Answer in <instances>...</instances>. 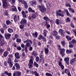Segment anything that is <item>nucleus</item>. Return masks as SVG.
<instances>
[{
	"label": "nucleus",
	"mask_w": 76,
	"mask_h": 76,
	"mask_svg": "<svg viewBox=\"0 0 76 76\" xmlns=\"http://www.w3.org/2000/svg\"><path fill=\"white\" fill-rule=\"evenodd\" d=\"M60 20L58 19H57L56 22V23L57 25H59L60 23Z\"/></svg>",
	"instance_id": "26"
},
{
	"label": "nucleus",
	"mask_w": 76,
	"mask_h": 76,
	"mask_svg": "<svg viewBox=\"0 0 76 76\" xmlns=\"http://www.w3.org/2000/svg\"><path fill=\"white\" fill-rule=\"evenodd\" d=\"M73 47V45L72 44H70L69 45V48H72Z\"/></svg>",
	"instance_id": "51"
},
{
	"label": "nucleus",
	"mask_w": 76,
	"mask_h": 76,
	"mask_svg": "<svg viewBox=\"0 0 76 76\" xmlns=\"http://www.w3.org/2000/svg\"><path fill=\"white\" fill-rule=\"evenodd\" d=\"M12 7L13 11H15V10L16 9V7H15L13 5L12 6Z\"/></svg>",
	"instance_id": "46"
},
{
	"label": "nucleus",
	"mask_w": 76,
	"mask_h": 76,
	"mask_svg": "<svg viewBox=\"0 0 76 76\" xmlns=\"http://www.w3.org/2000/svg\"><path fill=\"white\" fill-rule=\"evenodd\" d=\"M52 34L53 36L55 37V36H56V35H58V32L56 30H54L53 31Z\"/></svg>",
	"instance_id": "11"
},
{
	"label": "nucleus",
	"mask_w": 76,
	"mask_h": 76,
	"mask_svg": "<svg viewBox=\"0 0 76 76\" xmlns=\"http://www.w3.org/2000/svg\"><path fill=\"white\" fill-rule=\"evenodd\" d=\"M15 38H14L13 39V40H15V39L18 38V34H16L15 35Z\"/></svg>",
	"instance_id": "35"
},
{
	"label": "nucleus",
	"mask_w": 76,
	"mask_h": 76,
	"mask_svg": "<svg viewBox=\"0 0 76 76\" xmlns=\"http://www.w3.org/2000/svg\"><path fill=\"white\" fill-rule=\"evenodd\" d=\"M43 35H44L45 37H46L47 33H48V31L47 30H44L43 31Z\"/></svg>",
	"instance_id": "18"
},
{
	"label": "nucleus",
	"mask_w": 76,
	"mask_h": 76,
	"mask_svg": "<svg viewBox=\"0 0 76 76\" xmlns=\"http://www.w3.org/2000/svg\"><path fill=\"white\" fill-rule=\"evenodd\" d=\"M65 21L66 22H70V19L68 17L66 18V19H65Z\"/></svg>",
	"instance_id": "33"
},
{
	"label": "nucleus",
	"mask_w": 76,
	"mask_h": 76,
	"mask_svg": "<svg viewBox=\"0 0 76 76\" xmlns=\"http://www.w3.org/2000/svg\"><path fill=\"white\" fill-rule=\"evenodd\" d=\"M26 45L27 47H31V44L29 42L26 43Z\"/></svg>",
	"instance_id": "27"
},
{
	"label": "nucleus",
	"mask_w": 76,
	"mask_h": 76,
	"mask_svg": "<svg viewBox=\"0 0 76 76\" xmlns=\"http://www.w3.org/2000/svg\"><path fill=\"white\" fill-rule=\"evenodd\" d=\"M45 53L46 54H47L48 53V52H49V50H48V49L45 48Z\"/></svg>",
	"instance_id": "25"
},
{
	"label": "nucleus",
	"mask_w": 76,
	"mask_h": 76,
	"mask_svg": "<svg viewBox=\"0 0 76 76\" xmlns=\"http://www.w3.org/2000/svg\"><path fill=\"white\" fill-rule=\"evenodd\" d=\"M49 6H51L52 7V6H53V4L51 3H50L49 4Z\"/></svg>",
	"instance_id": "63"
},
{
	"label": "nucleus",
	"mask_w": 76,
	"mask_h": 76,
	"mask_svg": "<svg viewBox=\"0 0 76 76\" xmlns=\"http://www.w3.org/2000/svg\"><path fill=\"white\" fill-rule=\"evenodd\" d=\"M58 65L59 66L61 67V68L62 70H63L64 69V66L61 64V62L59 61L58 62Z\"/></svg>",
	"instance_id": "15"
},
{
	"label": "nucleus",
	"mask_w": 76,
	"mask_h": 76,
	"mask_svg": "<svg viewBox=\"0 0 76 76\" xmlns=\"http://www.w3.org/2000/svg\"><path fill=\"white\" fill-rule=\"evenodd\" d=\"M17 74V76H19L21 75V73L17 71L16 72Z\"/></svg>",
	"instance_id": "37"
},
{
	"label": "nucleus",
	"mask_w": 76,
	"mask_h": 76,
	"mask_svg": "<svg viewBox=\"0 0 76 76\" xmlns=\"http://www.w3.org/2000/svg\"><path fill=\"white\" fill-rule=\"evenodd\" d=\"M64 61L65 62H66V63L67 65H69V58L65 57L64 59Z\"/></svg>",
	"instance_id": "9"
},
{
	"label": "nucleus",
	"mask_w": 76,
	"mask_h": 76,
	"mask_svg": "<svg viewBox=\"0 0 76 76\" xmlns=\"http://www.w3.org/2000/svg\"><path fill=\"white\" fill-rule=\"evenodd\" d=\"M8 31L9 33H12L13 32V30L10 28H9L8 29Z\"/></svg>",
	"instance_id": "21"
},
{
	"label": "nucleus",
	"mask_w": 76,
	"mask_h": 76,
	"mask_svg": "<svg viewBox=\"0 0 76 76\" xmlns=\"http://www.w3.org/2000/svg\"><path fill=\"white\" fill-rule=\"evenodd\" d=\"M46 75H47V76H53V75H52L51 74H50L49 73H46Z\"/></svg>",
	"instance_id": "47"
},
{
	"label": "nucleus",
	"mask_w": 76,
	"mask_h": 76,
	"mask_svg": "<svg viewBox=\"0 0 76 76\" xmlns=\"http://www.w3.org/2000/svg\"><path fill=\"white\" fill-rule=\"evenodd\" d=\"M37 16H38V13L37 12H36L32 15V17L34 19H35Z\"/></svg>",
	"instance_id": "16"
},
{
	"label": "nucleus",
	"mask_w": 76,
	"mask_h": 76,
	"mask_svg": "<svg viewBox=\"0 0 76 76\" xmlns=\"http://www.w3.org/2000/svg\"><path fill=\"white\" fill-rule=\"evenodd\" d=\"M66 7H71V5L69 4H66Z\"/></svg>",
	"instance_id": "49"
},
{
	"label": "nucleus",
	"mask_w": 76,
	"mask_h": 76,
	"mask_svg": "<svg viewBox=\"0 0 76 76\" xmlns=\"http://www.w3.org/2000/svg\"><path fill=\"white\" fill-rule=\"evenodd\" d=\"M7 0H2V3H3V7L6 9L7 8L8 6L7 5V2L6 1Z\"/></svg>",
	"instance_id": "5"
},
{
	"label": "nucleus",
	"mask_w": 76,
	"mask_h": 76,
	"mask_svg": "<svg viewBox=\"0 0 76 76\" xmlns=\"http://www.w3.org/2000/svg\"><path fill=\"white\" fill-rule=\"evenodd\" d=\"M69 72V69H66L65 70L64 73L66 74H67Z\"/></svg>",
	"instance_id": "41"
},
{
	"label": "nucleus",
	"mask_w": 76,
	"mask_h": 76,
	"mask_svg": "<svg viewBox=\"0 0 76 76\" xmlns=\"http://www.w3.org/2000/svg\"><path fill=\"white\" fill-rule=\"evenodd\" d=\"M28 11L30 13V12H33L34 13L35 12V10H32V8L29 7L28 9Z\"/></svg>",
	"instance_id": "20"
},
{
	"label": "nucleus",
	"mask_w": 76,
	"mask_h": 76,
	"mask_svg": "<svg viewBox=\"0 0 76 76\" xmlns=\"http://www.w3.org/2000/svg\"><path fill=\"white\" fill-rule=\"evenodd\" d=\"M34 66H36V67H38L39 66L38 64L35 61L34 62Z\"/></svg>",
	"instance_id": "28"
},
{
	"label": "nucleus",
	"mask_w": 76,
	"mask_h": 76,
	"mask_svg": "<svg viewBox=\"0 0 76 76\" xmlns=\"http://www.w3.org/2000/svg\"><path fill=\"white\" fill-rule=\"evenodd\" d=\"M36 61H37V62H38V61H39V57H37L36 58Z\"/></svg>",
	"instance_id": "52"
},
{
	"label": "nucleus",
	"mask_w": 76,
	"mask_h": 76,
	"mask_svg": "<svg viewBox=\"0 0 76 76\" xmlns=\"http://www.w3.org/2000/svg\"><path fill=\"white\" fill-rule=\"evenodd\" d=\"M24 7L25 9H27L28 7V5L27 4V3H25V4H24Z\"/></svg>",
	"instance_id": "42"
},
{
	"label": "nucleus",
	"mask_w": 76,
	"mask_h": 76,
	"mask_svg": "<svg viewBox=\"0 0 76 76\" xmlns=\"http://www.w3.org/2000/svg\"><path fill=\"white\" fill-rule=\"evenodd\" d=\"M29 3H30V4H31V6H34V4L33 1L30 2Z\"/></svg>",
	"instance_id": "60"
},
{
	"label": "nucleus",
	"mask_w": 76,
	"mask_h": 76,
	"mask_svg": "<svg viewBox=\"0 0 76 76\" xmlns=\"http://www.w3.org/2000/svg\"><path fill=\"white\" fill-rule=\"evenodd\" d=\"M15 3V0H12V4H14Z\"/></svg>",
	"instance_id": "55"
},
{
	"label": "nucleus",
	"mask_w": 76,
	"mask_h": 76,
	"mask_svg": "<svg viewBox=\"0 0 76 76\" xmlns=\"http://www.w3.org/2000/svg\"><path fill=\"white\" fill-rule=\"evenodd\" d=\"M44 56V55L43 54H40L39 55V56L40 58H41L43 57Z\"/></svg>",
	"instance_id": "53"
},
{
	"label": "nucleus",
	"mask_w": 76,
	"mask_h": 76,
	"mask_svg": "<svg viewBox=\"0 0 76 76\" xmlns=\"http://www.w3.org/2000/svg\"><path fill=\"white\" fill-rule=\"evenodd\" d=\"M7 52H5L4 53V56H7Z\"/></svg>",
	"instance_id": "50"
},
{
	"label": "nucleus",
	"mask_w": 76,
	"mask_h": 76,
	"mask_svg": "<svg viewBox=\"0 0 76 76\" xmlns=\"http://www.w3.org/2000/svg\"><path fill=\"white\" fill-rule=\"evenodd\" d=\"M61 44H62L63 46H64V45H65V42L64 41H62L61 42Z\"/></svg>",
	"instance_id": "58"
},
{
	"label": "nucleus",
	"mask_w": 76,
	"mask_h": 76,
	"mask_svg": "<svg viewBox=\"0 0 76 76\" xmlns=\"http://www.w3.org/2000/svg\"><path fill=\"white\" fill-rule=\"evenodd\" d=\"M12 57H13V56H12V54H10V55H9L8 56V58L11 59V58H12Z\"/></svg>",
	"instance_id": "32"
},
{
	"label": "nucleus",
	"mask_w": 76,
	"mask_h": 76,
	"mask_svg": "<svg viewBox=\"0 0 76 76\" xmlns=\"http://www.w3.org/2000/svg\"><path fill=\"white\" fill-rule=\"evenodd\" d=\"M33 73H34L35 76H39V74L37 72V71H35Z\"/></svg>",
	"instance_id": "29"
},
{
	"label": "nucleus",
	"mask_w": 76,
	"mask_h": 76,
	"mask_svg": "<svg viewBox=\"0 0 76 76\" xmlns=\"http://www.w3.org/2000/svg\"><path fill=\"white\" fill-rule=\"evenodd\" d=\"M4 14L6 16H9V14L8 13V12L7 11H5V12H4Z\"/></svg>",
	"instance_id": "36"
},
{
	"label": "nucleus",
	"mask_w": 76,
	"mask_h": 76,
	"mask_svg": "<svg viewBox=\"0 0 76 76\" xmlns=\"http://www.w3.org/2000/svg\"><path fill=\"white\" fill-rule=\"evenodd\" d=\"M64 11L65 12H66V13L67 16H70V14L69 13V11L65 9L64 10Z\"/></svg>",
	"instance_id": "23"
},
{
	"label": "nucleus",
	"mask_w": 76,
	"mask_h": 76,
	"mask_svg": "<svg viewBox=\"0 0 76 76\" xmlns=\"http://www.w3.org/2000/svg\"><path fill=\"white\" fill-rule=\"evenodd\" d=\"M55 37H56V39H60V37L58 35H56L55 36Z\"/></svg>",
	"instance_id": "39"
},
{
	"label": "nucleus",
	"mask_w": 76,
	"mask_h": 76,
	"mask_svg": "<svg viewBox=\"0 0 76 76\" xmlns=\"http://www.w3.org/2000/svg\"><path fill=\"white\" fill-rule=\"evenodd\" d=\"M32 54L33 56L36 57V56H37V53L35 51H34L32 52Z\"/></svg>",
	"instance_id": "24"
},
{
	"label": "nucleus",
	"mask_w": 76,
	"mask_h": 76,
	"mask_svg": "<svg viewBox=\"0 0 76 76\" xmlns=\"http://www.w3.org/2000/svg\"><path fill=\"white\" fill-rule=\"evenodd\" d=\"M24 50L25 51V52L26 53H27V51H28V50L27 49V47H25L24 48Z\"/></svg>",
	"instance_id": "57"
},
{
	"label": "nucleus",
	"mask_w": 76,
	"mask_h": 76,
	"mask_svg": "<svg viewBox=\"0 0 76 76\" xmlns=\"http://www.w3.org/2000/svg\"><path fill=\"white\" fill-rule=\"evenodd\" d=\"M15 67H16V69L17 70L20 69V66H19V64L18 63L15 64Z\"/></svg>",
	"instance_id": "19"
},
{
	"label": "nucleus",
	"mask_w": 76,
	"mask_h": 76,
	"mask_svg": "<svg viewBox=\"0 0 76 76\" xmlns=\"http://www.w3.org/2000/svg\"><path fill=\"white\" fill-rule=\"evenodd\" d=\"M19 27H20V29H23V26H22V25H20V26H19Z\"/></svg>",
	"instance_id": "62"
},
{
	"label": "nucleus",
	"mask_w": 76,
	"mask_h": 76,
	"mask_svg": "<svg viewBox=\"0 0 76 76\" xmlns=\"http://www.w3.org/2000/svg\"><path fill=\"white\" fill-rule=\"evenodd\" d=\"M4 36L6 39H9L11 37V34L9 33H6L4 34Z\"/></svg>",
	"instance_id": "6"
},
{
	"label": "nucleus",
	"mask_w": 76,
	"mask_h": 76,
	"mask_svg": "<svg viewBox=\"0 0 76 76\" xmlns=\"http://www.w3.org/2000/svg\"><path fill=\"white\" fill-rule=\"evenodd\" d=\"M44 19L45 20L48 21L50 19H48V18L47 17H44Z\"/></svg>",
	"instance_id": "38"
},
{
	"label": "nucleus",
	"mask_w": 76,
	"mask_h": 76,
	"mask_svg": "<svg viewBox=\"0 0 76 76\" xmlns=\"http://www.w3.org/2000/svg\"><path fill=\"white\" fill-rule=\"evenodd\" d=\"M72 52V50H66V53H68V54H69V53H70Z\"/></svg>",
	"instance_id": "30"
},
{
	"label": "nucleus",
	"mask_w": 76,
	"mask_h": 76,
	"mask_svg": "<svg viewBox=\"0 0 76 76\" xmlns=\"http://www.w3.org/2000/svg\"><path fill=\"white\" fill-rule=\"evenodd\" d=\"M16 41L17 42H21V39H20L17 38Z\"/></svg>",
	"instance_id": "40"
},
{
	"label": "nucleus",
	"mask_w": 76,
	"mask_h": 76,
	"mask_svg": "<svg viewBox=\"0 0 76 76\" xmlns=\"http://www.w3.org/2000/svg\"><path fill=\"white\" fill-rule=\"evenodd\" d=\"M6 42H4V37L1 34H0V44L1 45H3L4 44H7Z\"/></svg>",
	"instance_id": "3"
},
{
	"label": "nucleus",
	"mask_w": 76,
	"mask_h": 76,
	"mask_svg": "<svg viewBox=\"0 0 76 76\" xmlns=\"http://www.w3.org/2000/svg\"><path fill=\"white\" fill-rule=\"evenodd\" d=\"M14 20L15 22V23H16V22H17V20H18L17 19V17H16V15H15L14 16Z\"/></svg>",
	"instance_id": "31"
},
{
	"label": "nucleus",
	"mask_w": 76,
	"mask_h": 76,
	"mask_svg": "<svg viewBox=\"0 0 76 76\" xmlns=\"http://www.w3.org/2000/svg\"><path fill=\"white\" fill-rule=\"evenodd\" d=\"M21 47H22V48H25V45L23 44H21Z\"/></svg>",
	"instance_id": "56"
},
{
	"label": "nucleus",
	"mask_w": 76,
	"mask_h": 76,
	"mask_svg": "<svg viewBox=\"0 0 76 76\" xmlns=\"http://www.w3.org/2000/svg\"><path fill=\"white\" fill-rule=\"evenodd\" d=\"M60 50L61 51L60 52V54L62 56V57H64V52L65 51V49H60Z\"/></svg>",
	"instance_id": "8"
},
{
	"label": "nucleus",
	"mask_w": 76,
	"mask_h": 76,
	"mask_svg": "<svg viewBox=\"0 0 76 76\" xmlns=\"http://www.w3.org/2000/svg\"><path fill=\"white\" fill-rule=\"evenodd\" d=\"M64 31L61 29H59L58 31V33L59 34H62V33H64Z\"/></svg>",
	"instance_id": "22"
},
{
	"label": "nucleus",
	"mask_w": 76,
	"mask_h": 76,
	"mask_svg": "<svg viewBox=\"0 0 76 76\" xmlns=\"http://www.w3.org/2000/svg\"><path fill=\"white\" fill-rule=\"evenodd\" d=\"M32 35L34 38H37V37L38 36V33H37V32H35V33H33L32 34Z\"/></svg>",
	"instance_id": "17"
},
{
	"label": "nucleus",
	"mask_w": 76,
	"mask_h": 76,
	"mask_svg": "<svg viewBox=\"0 0 76 76\" xmlns=\"http://www.w3.org/2000/svg\"><path fill=\"white\" fill-rule=\"evenodd\" d=\"M17 50H22V48L20 47H18L17 48Z\"/></svg>",
	"instance_id": "61"
},
{
	"label": "nucleus",
	"mask_w": 76,
	"mask_h": 76,
	"mask_svg": "<svg viewBox=\"0 0 76 76\" xmlns=\"http://www.w3.org/2000/svg\"><path fill=\"white\" fill-rule=\"evenodd\" d=\"M15 57L16 58L18 59H19L20 58V55L19 53H15Z\"/></svg>",
	"instance_id": "12"
},
{
	"label": "nucleus",
	"mask_w": 76,
	"mask_h": 76,
	"mask_svg": "<svg viewBox=\"0 0 76 76\" xmlns=\"http://www.w3.org/2000/svg\"><path fill=\"white\" fill-rule=\"evenodd\" d=\"M8 73H8V72L6 71H5L4 72V74L5 75H7Z\"/></svg>",
	"instance_id": "59"
},
{
	"label": "nucleus",
	"mask_w": 76,
	"mask_h": 76,
	"mask_svg": "<svg viewBox=\"0 0 76 76\" xmlns=\"http://www.w3.org/2000/svg\"><path fill=\"white\" fill-rule=\"evenodd\" d=\"M39 39L41 40V39L42 38L43 36L42 35H40L39 36Z\"/></svg>",
	"instance_id": "54"
},
{
	"label": "nucleus",
	"mask_w": 76,
	"mask_h": 76,
	"mask_svg": "<svg viewBox=\"0 0 76 76\" xmlns=\"http://www.w3.org/2000/svg\"><path fill=\"white\" fill-rule=\"evenodd\" d=\"M76 58L75 57L74 58L71 59L70 61V64H73L75 61H76Z\"/></svg>",
	"instance_id": "10"
},
{
	"label": "nucleus",
	"mask_w": 76,
	"mask_h": 76,
	"mask_svg": "<svg viewBox=\"0 0 76 76\" xmlns=\"http://www.w3.org/2000/svg\"><path fill=\"white\" fill-rule=\"evenodd\" d=\"M48 44H49V45H51V44L53 43V41L52 40L49 41L48 42Z\"/></svg>",
	"instance_id": "45"
},
{
	"label": "nucleus",
	"mask_w": 76,
	"mask_h": 76,
	"mask_svg": "<svg viewBox=\"0 0 76 76\" xmlns=\"http://www.w3.org/2000/svg\"><path fill=\"white\" fill-rule=\"evenodd\" d=\"M37 7L38 9H39L40 12L42 13L45 12L46 11V8H45L43 5H39L37 4Z\"/></svg>",
	"instance_id": "1"
},
{
	"label": "nucleus",
	"mask_w": 76,
	"mask_h": 76,
	"mask_svg": "<svg viewBox=\"0 0 76 76\" xmlns=\"http://www.w3.org/2000/svg\"><path fill=\"white\" fill-rule=\"evenodd\" d=\"M44 61H45V59H44L43 58H42L41 59V61H42V64H44Z\"/></svg>",
	"instance_id": "48"
},
{
	"label": "nucleus",
	"mask_w": 76,
	"mask_h": 76,
	"mask_svg": "<svg viewBox=\"0 0 76 76\" xmlns=\"http://www.w3.org/2000/svg\"><path fill=\"white\" fill-rule=\"evenodd\" d=\"M23 42L24 43H26V42H30L31 44H32L33 42H32V40L29 39H27L25 41H24Z\"/></svg>",
	"instance_id": "14"
},
{
	"label": "nucleus",
	"mask_w": 76,
	"mask_h": 76,
	"mask_svg": "<svg viewBox=\"0 0 76 76\" xmlns=\"http://www.w3.org/2000/svg\"><path fill=\"white\" fill-rule=\"evenodd\" d=\"M7 61V63L9 64V65L10 67H12L13 66V63H12V60L8 58Z\"/></svg>",
	"instance_id": "7"
},
{
	"label": "nucleus",
	"mask_w": 76,
	"mask_h": 76,
	"mask_svg": "<svg viewBox=\"0 0 76 76\" xmlns=\"http://www.w3.org/2000/svg\"><path fill=\"white\" fill-rule=\"evenodd\" d=\"M34 59L33 56H31L30 58V59L29 60V63H28V66L29 69H31L33 67V63H34Z\"/></svg>",
	"instance_id": "2"
},
{
	"label": "nucleus",
	"mask_w": 76,
	"mask_h": 76,
	"mask_svg": "<svg viewBox=\"0 0 76 76\" xmlns=\"http://www.w3.org/2000/svg\"><path fill=\"white\" fill-rule=\"evenodd\" d=\"M66 39L67 40H71L72 39L69 36H66Z\"/></svg>",
	"instance_id": "43"
},
{
	"label": "nucleus",
	"mask_w": 76,
	"mask_h": 76,
	"mask_svg": "<svg viewBox=\"0 0 76 76\" xmlns=\"http://www.w3.org/2000/svg\"><path fill=\"white\" fill-rule=\"evenodd\" d=\"M6 23L7 25H11V24H12V23H11V22L9 20L6 21Z\"/></svg>",
	"instance_id": "34"
},
{
	"label": "nucleus",
	"mask_w": 76,
	"mask_h": 76,
	"mask_svg": "<svg viewBox=\"0 0 76 76\" xmlns=\"http://www.w3.org/2000/svg\"><path fill=\"white\" fill-rule=\"evenodd\" d=\"M62 14L58 12H56V16H61V17H64V12H62L61 13Z\"/></svg>",
	"instance_id": "13"
},
{
	"label": "nucleus",
	"mask_w": 76,
	"mask_h": 76,
	"mask_svg": "<svg viewBox=\"0 0 76 76\" xmlns=\"http://www.w3.org/2000/svg\"><path fill=\"white\" fill-rule=\"evenodd\" d=\"M2 26H3V27L4 28H6V25L4 23H2Z\"/></svg>",
	"instance_id": "44"
},
{
	"label": "nucleus",
	"mask_w": 76,
	"mask_h": 76,
	"mask_svg": "<svg viewBox=\"0 0 76 76\" xmlns=\"http://www.w3.org/2000/svg\"><path fill=\"white\" fill-rule=\"evenodd\" d=\"M7 75L9 76H12V73H11L9 72L8 73Z\"/></svg>",
	"instance_id": "64"
},
{
	"label": "nucleus",
	"mask_w": 76,
	"mask_h": 76,
	"mask_svg": "<svg viewBox=\"0 0 76 76\" xmlns=\"http://www.w3.org/2000/svg\"><path fill=\"white\" fill-rule=\"evenodd\" d=\"M27 21L25 19L23 18L20 23L21 25H23L24 26H26V22Z\"/></svg>",
	"instance_id": "4"
}]
</instances>
